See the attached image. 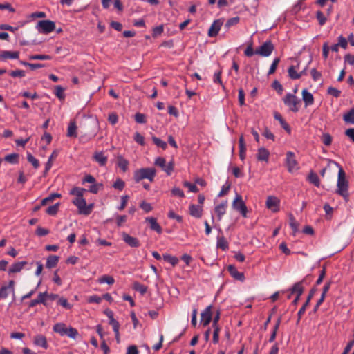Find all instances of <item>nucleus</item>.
<instances>
[{
    "label": "nucleus",
    "mask_w": 354,
    "mask_h": 354,
    "mask_svg": "<svg viewBox=\"0 0 354 354\" xmlns=\"http://www.w3.org/2000/svg\"><path fill=\"white\" fill-rule=\"evenodd\" d=\"M99 282L100 283H106L109 285H112L114 283L115 280L113 277L109 275H103L101 278L99 279Z\"/></svg>",
    "instance_id": "obj_42"
},
{
    "label": "nucleus",
    "mask_w": 354,
    "mask_h": 354,
    "mask_svg": "<svg viewBox=\"0 0 354 354\" xmlns=\"http://www.w3.org/2000/svg\"><path fill=\"white\" fill-rule=\"evenodd\" d=\"M77 134V126L75 122L71 121L69 123L68 130H67V136L76 138Z\"/></svg>",
    "instance_id": "obj_33"
},
{
    "label": "nucleus",
    "mask_w": 354,
    "mask_h": 354,
    "mask_svg": "<svg viewBox=\"0 0 354 354\" xmlns=\"http://www.w3.org/2000/svg\"><path fill=\"white\" fill-rule=\"evenodd\" d=\"M145 220L149 223L150 228L152 230L157 232L158 234L162 232V227L157 223L156 218L153 217H147Z\"/></svg>",
    "instance_id": "obj_24"
},
{
    "label": "nucleus",
    "mask_w": 354,
    "mask_h": 354,
    "mask_svg": "<svg viewBox=\"0 0 354 354\" xmlns=\"http://www.w3.org/2000/svg\"><path fill=\"white\" fill-rule=\"evenodd\" d=\"M183 185L185 187H187L189 189V192L196 193V192H197L198 191L197 187L195 185L192 184L189 182L185 181L183 183Z\"/></svg>",
    "instance_id": "obj_62"
},
{
    "label": "nucleus",
    "mask_w": 354,
    "mask_h": 354,
    "mask_svg": "<svg viewBox=\"0 0 354 354\" xmlns=\"http://www.w3.org/2000/svg\"><path fill=\"white\" fill-rule=\"evenodd\" d=\"M61 196L59 194H51L49 196L42 199L41 204V205H46L48 203L52 202L55 198H59Z\"/></svg>",
    "instance_id": "obj_40"
},
{
    "label": "nucleus",
    "mask_w": 354,
    "mask_h": 354,
    "mask_svg": "<svg viewBox=\"0 0 354 354\" xmlns=\"http://www.w3.org/2000/svg\"><path fill=\"white\" fill-rule=\"evenodd\" d=\"M125 183L120 178H118L113 183V187L118 190H122L124 187Z\"/></svg>",
    "instance_id": "obj_54"
},
{
    "label": "nucleus",
    "mask_w": 354,
    "mask_h": 354,
    "mask_svg": "<svg viewBox=\"0 0 354 354\" xmlns=\"http://www.w3.org/2000/svg\"><path fill=\"white\" fill-rule=\"evenodd\" d=\"M152 140L154 144L156 145L158 147H161L162 149H165L167 148V144L166 142L162 140L161 139L157 137H153Z\"/></svg>",
    "instance_id": "obj_47"
},
{
    "label": "nucleus",
    "mask_w": 354,
    "mask_h": 354,
    "mask_svg": "<svg viewBox=\"0 0 354 354\" xmlns=\"http://www.w3.org/2000/svg\"><path fill=\"white\" fill-rule=\"evenodd\" d=\"M155 165L160 167L163 171H165L167 175H170L174 170V162L173 161L169 162L167 165L165 158L158 157L155 160Z\"/></svg>",
    "instance_id": "obj_11"
},
{
    "label": "nucleus",
    "mask_w": 354,
    "mask_h": 354,
    "mask_svg": "<svg viewBox=\"0 0 354 354\" xmlns=\"http://www.w3.org/2000/svg\"><path fill=\"white\" fill-rule=\"evenodd\" d=\"M117 160L118 166L122 170V171L125 172L128 169L129 161L121 156H118Z\"/></svg>",
    "instance_id": "obj_35"
},
{
    "label": "nucleus",
    "mask_w": 354,
    "mask_h": 354,
    "mask_svg": "<svg viewBox=\"0 0 354 354\" xmlns=\"http://www.w3.org/2000/svg\"><path fill=\"white\" fill-rule=\"evenodd\" d=\"M274 118L275 120H278L280 124H281V127L285 130L288 133H290L291 132V129L290 127V126L288 125V124L283 119L282 116L281 115L280 113H279L278 112H275L274 114Z\"/></svg>",
    "instance_id": "obj_27"
},
{
    "label": "nucleus",
    "mask_w": 354,
    "mask_h": 354,
    "mask_svg": "<svg viewBox=\"0 0 354 354\" xmlns=\"http://www.w3.org/2000/svg\"><path fill=\"white\" fill-rule=\"evenodd\" d=\"M72 203L77 207L79 214L86 216L91 213L94 207L93 203L86 204V200L84 198V197L75 198Z\"/></svg>",
    "instance_id": "obj_4"
},
{
    "label": "nucleus",
    "mask_w": 354,
    "mask_h": 354,
    "mask_svg": "<svg viewBox=\"0 0 354 354\" xmlns=\"http://www.w3.org/2000/svg\"><path fill=\"white\" fill-rule=\"evenodd\" d=\"M26 261H20L15 263L10 267L8 272L10 274L19 272L24 268V266H26Z\"/></svg>",
    "instance_id": "obj_28"
},
{
    "label": "nucleus",
    "mask_w": 354,
    "mask_h": 354,
    "mask_svg": "<svg viewBox=\"0 0 354 354\" xmlns=\"http://www.w3.org/2000/svg\"><path fill=\"white\" fill-rule=\"evenodd\" d=\"M227 205V201H225L215 207L214 212L216 214L218 221H221L223 216L226 213Z\"/></svg>",
    "instance_id": "obj_16"
},
{
    "label": "nucleus",
    "mask_w": 354,
    "mask_h": 354,
    "mask_svg": "<svg viewBox=\"0 0 354 354\" xmlns=\"http://www.w3.org/2000/svg\"><path fill=\"white\" fill-rule=\"evenodd\" d=\"M135 120L140 124H145L147 122L145 115L140 113H137L135 115Z\"/></svg>",
    "instance_id": "obj_57"
},
{
    "label": "nucleus",
    "mask_w": 354,
    "mask_h": 354,
    "mask_svg": "<svg viewBox=\"0 0 354 354\" xmlns=\"http://www.w3.org/2000/svg\"><path fill=\"white\" fill-rule=\"evenodd\" d=\"M302 97L305 103V106H308L312 105L314 102L313 95L312 93L308 92L306 89H304L302 91Z\"/></svg>",
    "instance_id": "obj_26"
},
{
    "label": "nucleus",
    "mask_w": 354,
    "mask_h": 354,
    "mask_svg": "<svg viewBox=\"0 0 354 354\" xmlns=\"http://www.w3.org/2000/svg\"><path fill=\"white\" fill-rule=\"evenodd\" d=\"M104 314L108 317L109 318V324L113 327V330L115 333V338L117 339V342H120V333H119V329H120V324L119 322L115 320L113 317V313L110 310H106L104 311Z\"/></svg>",
    "instance_id": "obj_9"
},
{
    "label": "nucleus",
    "mask_w": 354,
    "mask_h": 354,
    "mask_svg": "<svg viewBox=\"0 0 354 354\" xmlns=\"http://www.w3.org/2000/svg\"><path fill=\"white\" fill-rule=\"evenodd\" d=\"M19 57V53L18 51H8V50H2L0 52V59H18Z\"/></svg>",
    "instance_id": "obj_20"
},
{
    "label": "nucleus",
    "mask_w": 354,
    "mask_h": 354,
    "mask_svg": "<svg viewBox=\"0 0 354 354\" xmlns=\"http://www.w3.org/2000/svg\"><path fill=\"white\" fill-rule=\"evenodd\" d=\"M58 304H59L60 306H63L66 309H71L72 307V306L68 302L67 299L64 297H61L59 299Z\"/></svg>",
    "instance_id": "obj_58"
},
{
    "label": "nucleus",
    "mask_w": 354,
    "mask_h": 354,
    "mask_svg": "<svg viewBox=\"0 0 354 354\" xmlns=\"http://www.w3.org/2000/svg\"><path fill=\"white\" fill-rule=\"evenodd\" d=\"M216 246L217 248L222 249L223 251H225L229 248L228 242L223 236L217 237Z\"/></svg>",
    "instance_id": "obj_30"
},
{
    "label": "nucleus",
    "mask_w": 354,
    "mask_h": 354,
    "mask_svg": "<svg viewBox=\"0 0 354 354\" xmlns=\"http://www.w3.org/2000/svg\"><path fill=\"white\" fill-rule=\"evenodd\" d=\"M315 291H316L315 288L311 289V290L309 292L308 297V298L306 299V301L302 306V307L299 309V312L297 313L298 319H297V324H298L299 322L302 315L304 314V313L306 311V307L308 306L309 302H310V299H312V297H313Z\"/></svg>",
    "instance_id": "obj_18"
},
{
    "label": "nucleus",
    "mask_w": 354,
    "mask_h": 354,
    "mask_svg": "<svg viewBox=\"0 0 354 354\" xmlns=\"http://www.w3.org/2000/svg\"><path fill=\"white\" fill-rule=\"evenodd\" d=\"M164 27L162 25H160L158 26L154 27L153 28V33L152 35L153 37H156L161 35L163 32Z\"/></svg>",
    "instance_id": "obj_56"
},
{
    "label": "nucleus",
    "mask_w": 354,
    "mask_h": 354,
    "mask_svg": "<svg viewBox=\"0 0 354 354\" xmlns=\"http://www.w3.org/2000/svg\"><path fill=\"white\" fill-rule=\"evenodd\" d=\"M308 180H309L310 183L315 185V186H317V187L319 186V177L315 173H314L313 171L310 172L308 176Z\"/></svg>",
    "instance_id": "obj_41"
},
{
    "label": "nucleus",
    "mask_w": 354,
    "mask_h": 354,
    "mask_svg": "<svg viewBox=\"0 0 354 354\" xmlns=\"http://www.w3.org/2000/svg\"><path fill=\"white\" fill-rule=\"evenodd\" d=\"M279 62L280 59L279 57H277L273 60L268 73V75H272L275 72Z\"/></svg>",
    "instance_id": "obj_46"
},
{
    "label": "nucleus",
    "mask_w": 354,
    "mask_h": 354,
    "mask_svg": "<svg viewBox=\"0 0 354 354\" xmlns=\"http://www.w3.org/2000/svg\"><path fill=\"white\" fill-rule=\"evenodd\" d=\"M274 50V45L271 41H266L261 46L255 50L256 55L262 57L270 56Z\"/></svg>",
    "instance_id": "obj_8"
},
{
    "label": "nucleus",
    "mask_w": 354,
    "mask_h": 354,
    "mask_svg": "<svg viewBox=\"0 0 354 354\" xmlns=\"http://www.w3.org/2000/svg\"><path fill=\"white\" fill-rule=\"evenodd\" d=\"M203 206L192 204L189 207V214L196 218H200L203 214Z\"/></svg>",
    "instance_id": "obj_19"
},
{
    "label": "nucleus",
    "mask_w": 354,
    "mask_h": 354,
    "mask_svg": "<svg viewBox=\"0 0 354 354\" xmlns=\"http://www.w3.org/2000/svg\"><path fill=\"white\" fill-rule=\"evenodd\" d=\"M336 193L342 196L346 200L348 198V183L346 180V174L342 167H339Z\"/></svg>",
    "instance_id": "obj_1"
},
{
    "label": "nucleus",
    "mask_w": 354,
    "mask_h": 354,
    "mask_svg": "<svg viewBox=\"0 0 354 354\" xmlns=\"http://www.w3.org/2000/svg\"><path fill=\"white\" fill-rule=\"evenodd\" d=\"M286 163L289 172H293L298 170L299 168L298 162L295 159V154L292 151L287 152Z\"/></svg>",
    "instance_id": "obj_10"
},
{
    "label": "nucleus",
    "mask_w": 354,
    "mask_h": 354,
    "mask_svg": "<svg viewBox=\"0 0 354 354\" xmlns=\"http://www.w3.org/2000/svg\"><path fill=\"white\" fill-rule=\"evenodd\" d=\"M140 208H142L146 213H148L152 210V207L151 204L142 201L140 205Z\"/></svg>",
    "instance_id": "obj_63"
},
{
    "label": "nucleus",
    "mask_w": 354,
    "mask_h": 354,
    "mask_svg": "<svg viewBox=\"0 0 354 354\" xmlns=\"http://www.w3.org/2000/svg\"><path fill=\"white\" fill-rule=\"evenodd\" d=\"M270 152L264 147H261L258 149L257 153V158L259 161H268Z\"/></svg>",
    "instance_id": "obj_21"
},
{
    "label": "nucleus",
    "mask_w": 354,
    "mask_h": 354,
    "mask_svg": "<svg viewBox=\"0 0 354 354\" xmlns=\"http://www.w3.org/2000/svg\"><path fill=\"white\" fill-rule=\"evenodd\" d=\"M289 220L290 227L292 229L294 232H297L298 231L299 223H297V221L295 220L292 215H290Z\"/></svg>",
    "instance_id": "obj_48"
},
{
    "label": "nucleus",
    "mask_w": 354,
    "mask_h": 354,
    "mask_svg": "<svg viewBox=\"0 0 354 354\" xmlns=\"http://www.w3.org/2000/svg\"><path fill=\"white\" fill-rule=\"evenodd\" d=\"M211 306H207L201 313V322L203 324V326H207L211 319H212V310H211Z\"/></svg>",
    "instance_id": "obj_17"
},
{
    "label": "nucleus",
    "mask_w": 354,
    "mask_h": 354,
    "mask_svg": "<svg viewBox=\"0 0 354 354\" xmlns=\"http://www.w3.org/2000/svg\"><path fill=\"white\" fill-rule=\"evenodd\" d=\"M59 261V257L55 255H50L47 258L46 266L48 268H55Z\"/></svg>",
    "instance_id": "obj_31"
},
{
    "label": "nucleus",
    "mask_w": 354,
    "mask_h": 354,
    "mask_svg": "<svg viewBox=\"0 0 354 354\" xmlns=\"http://www.w3.org/2000/svg\"><path fill=\"white\" fill-rule=\"evenodd\" d=\"M53 331L59 334L61 336H68L70 338L75 339L79 333L76 328L73 327L67 328L64 323H57L53 326Z\"/></svg>",
    "instance_id": "obj_3"
},
{
    "label": "nucleus",
    "mask_w": 354,
    "mask_h": 354,
    "mask_svg": "<svg viewBox=\"0 0 354 354\" xmlns=\"http://www.w3.org/2000/svg\"><path fill=\"white\" fill-rule=\"evenodd\" d=\"M156 176V169L151 167L141 168L135 171L133 174V179L136 183L140 180L147 179L150 182H153Z\"/></svg>",
    "instance_id": "obj_2"
},
{
    "label": "nucleus",
    "mask_w": 354,
    "mask_h": 354,
    "mask_svg": "<svg viewBox=\"0 0 354 354\" xmlns=\"http://www.w3.org/2000/svg\"><path fill=\"white\" fill-rule=\"evenodd\" d=\"M322 141L325 145L329 146L332 142V137L328 133H325L322 135Z\"/></svg>",
    "instance_id": "obj_49"
},
{
    "label": "nucleus",
    "mask_w": 354,
    "mask_h": 354,
    "mask_svg": "<svg viewBox=\"0 0 354 354\" xmlns=\"http://www.w3.org/2000/svg\"><path fill=\"white\" fill-rule=\"evenodd\" d=\"M134 140L140 145H145V138L138 132L135 133Z\"/></svg>",
    "instance_id": "obj_59"
},
{
    "label": "nucleus",
    "mask_w": 354,
    "mask_h": 354,
    "mask_svg": "<svg viewBox=\"0 0 354 354\" xmlns=\"http://www.w3.org/2000/svg\"><path fill=\"white\" fill-rule=\"evenodd\" d=\"M10 75L13 77H23L25 76V71L23 70L12 71Z\"/></svg>",
    "instance_id": "obj_60"
},
{
    "label": "nucleus",
    "mask_w": 354,
    "mask_h": 354,
    "mask_svg": "<svg viewBox=\"0 0 354 354\" xmlns=\"http://www.w3.org/2000/svg\"><path fill=\"white\" fill-rule=\"evenodd\" d=\"M280 322H281V320L280 319H278V320L277 321V323L274 327V329H273V331L270 337V339H269V342H273L275 338H276V335H277V331L279 328V326L280 325Z\"/></svg>",
    "instance_id": "obj_53"
},
{
    "label": "nucleus",
    "mask_w": 354,
    "mask_h": 354,
    "mask_svg": "<svg viewBox=\"0 0 354 354\" xmlns=\"http://www.w3.org/2000/svg\"><path fill=\"white\" fill-rule=\"evenodd\" d=\"M93 159L98 162L100 166H104L108 160L107 156H104L102 151H96L93 154Z\"/></svg>",
    "instance_id": "obj_22"
},
{
    "label": "nucleus",
    "mask_w": 354,
    "mask_h": 354,
    "mask_svg": "<svg viewBox=\"0 0 354 354\" xmlns=\"http://www.w3.org/2000/svg\"><path fill=\"white\" fill-rule=\"evenodd\" d=\"M162 257L165 261H167L168 263L171 264L173 266H175L176 265H177L179 261L177 257H176L174 256H171L169 254H163Z\"/></svg>",
    "instance_id": "obj_38"
},
{
    "label": "nucleus",
    "mask_w": 354,
    "mask_h": 354,
    "mask_svg": "<svg viewBox=\"0 0 354 354\" xmlns=\"http://www.w3.org/2000/svg\"><path fill=\"white\" fill-rule=\"evenodd\" d=\"M316 16L319 25L323 26L326 21V18L324 14L321 11H317Z\"/></svg>",
    "instance_id": "obj_61"
},
{
    "label": "nucleus",
    "mask_w": 354,
    "mask_h": 354,
    "mask_svg": "<svg viewBox=\"0 0 354 354\" xmlns=\"http://www.w3.org/2000/svg\"><path fill=\"white\" fill-rule=\"evenodd\" d=\"M28 161L32 165L34 168L37 169L39 167V162L30 153H27Z\"/></svg>",
    "instance_id": "obj_43"
},
{
    "label": "nucleus",
    "mask_w": 354,
    "mask_h": 354,
    "mask_svg": "<svg viewBox=\"0 0 354 354\" xmlns=\"http://www.w3.org/2000/svg\"><path fill=\"white\" fill-rule=\"evenodd\" d=\"M36 28L39 33L48 34L55 29V24L50 20H41L38 21Z\"/></svg>",
    "instance_id": "obj_5"
},
{
    "label": "nucleus",
    "mask_w": 354,
    "mask_h": 354,
    "mask_svg": "<svg viewBox=\"0 0 354 354\" xmlns=\"http://www.w3.org/2000/svg\"><path fill=\"white\" fill-rule=\"evenodd\" d=\"M15 282L11 280L9 281L8 286H3L0 289V299H6L10 292H15Z\"/></svg>",
    "instance_id": "obj_15"
},
{
    "label": "nucleus",
    "mask_w": 354,
    "mask_h": 354,
    "mask_svg": "<svg viewBox=\"0 0 354 354\" xmlns=\"http://www.w3.org/2000/svg\"><path fill=\"white\" fill-rule=\"evenodd\" d=\"M223 19L214 20L208 30V36L210 37H216L223 25Z\"/></svg>",
    "instance_id": "obj_12"
},
{
    "label": "nucleus",
    "mask_w": 354,
    "mask_h": 354,
    "mask_svg": "<svg viewBox=\"0 0 354 354\" xmlns=\"http://www.w3.org/2000/svg\"><path fill=\"white\" fill-rule=\"evenodd\" d=\"M85 192V189L75 187L71 190L70 194L75 196V198H82Z\"/></svg>",
    "instance_id": "obj_37"
},
{
    "label": "nucleus",
    "mask_w": 354,
    "mask_h": 354,
    "mask_svg": "<svg viewBox=\"0 0 354 354\" xmlns=\"http://www.w3.org/2000/svg\"><path fill=\"white\" fill-rule=\"evenodd\" d=\"M284 104L293 112H297L300 104V100L295 95L288 93L283 98Z\"/></svg>",
    "instance_id": "obj_6"
},
{
    "label": "nucleus",
    "mask_w": 354,
    "mask_h": 354,
    "mask_svg": "<svg viewBox=\"0 0 354 354\" xmlns=\"http://www.w3.org/2000/svg\"><path fill=\"white\" fill-rule=\"evenodd\" d=\"M228 271L234 279L239 281L244 280L245 277L243 273L239 272L234 266L230 265L228 266Z\"/></svg>",
    "instance_id": "obj_23"
},
{
    "label": "nucleus",
    "mask_w": 354,
    "mask_h": 354,
    "mask_svg": "<svg viewBox=\"0 0 354 354\" xmlns=\"http://www.w3.org/2000/svg\"><path fill=\"white\" fill-rule=\"evenodd\" d=\"M58 207H59V203H56L52 206L48 207L46 209V212L48 214L54 216L57 214V212L58 211Z\"/></svg>",
    "instance_id": "obj_50"
},
{
    "label": "nucleus",
    "mask_w": 354,
    "mask_h": 354,
    "mask_svg": "<svg viewBox=\"0 0 354 354\" xmlns=\"http://www.w3.org/2000/svg\"><path fill=\"white\" fill-rule=\"evenodd\" d=\"M299 67V64H297V66H291L289 67L288 70L289 77L292 80H297L301 77V74H299L297 72V69Z\"/></svg>",
    "instance_id": "obj_29"
},
{
    "label": "nucleus",
    "mask_w": 354,
    "mask_h": 354,
    "mask_svg": "<svg viewBox=\"0 0 354 354\" xmlns=\"http://www.w3.org/2000/svg\"><path fill=\"white\" fill-rule=\"evenodd\" d=\"M30 59L32 60H50L51 57L48 55H34L30 57Z\"/></svg>",
    "instance_id": "obj_51"
},
{
    "label": "nucleus",
    "mask_w": 354,
    "mask_h": 354,
    "mask_svg": "<svg viewBox=\"0 0 354 354\" xmlns=\"http://www.w3.org/2000/svg\"><path fill=\"white\" fill-rule=\"evenodd\" d=\"M134 288L141 294H145L147 292V287L139 283H135Z\"/></svg>",
    "instance_id": "obj_64"
},
{
    "label": "nucleus",
    "mask_w": 354,
    "mask_h": 354,
    "mask_svg": "<svg viewBox=\"0 0 354 354\" xmlns=\"http://www.w3.org/2000/svg\"><path fill=\"white\" fill-rule=\"evenodd\" d=\"M246 147L244 142L243 137L241 136L239 138V156L240 158L243 160L245 158Z\"/></svg>",
    "instance_id": "obj_34"
},
{
    "label": "nucleus",
    "mask_w": 354,
    "mask_h": 354,
    "mask_svg": "<svg viewBox=\"0 0 354 354\" xmlns=\"http://www.w3.org/2000/svg\"><path fill=\"white\" fill-rule=\"evenodd\" d=\"M244 54L247 57H252L254 55H256L255 50H254V49H253L252 43V42H250L248 45L247 48H245V50L244 51Z\"/></svg>",
    "instance_id": "obj_52"
},
{
    "label": "nucleus",
    "mask_w": 354,
    "mask_h": 354,
    "mask_svg": "<svg viewBox=\"0 0 354 354\" xmlns=\"http://www.w3.org/2000/svg\"><path fill=\"white\" fill-rule=\"evenodd\" d=\"M279 200L272 196L268 197L266 201V207L273 212L279 211Z\"/></svg>",
    "instance_id": "obj_14"
},
{
    "label": "nucleus",
    "mask_w": 354,
    "mask_h": 354,
    "mask_svg": "<svg viewBox=\"0 0 354 354\" xmlns=\"http://www.w3.org/2000/svg\"><path fill=\"white\" fill-rule=\"evenodd\" d=\"M232 206L233 209L239 211L243 217H247V207L242 199V196L240 194H236Z\"/></svg>",
    "instance_id": "obj_7"
},
{
    "label": "nucleus",
    "mask_w": 354,
    "mask_h": 354,
    "mask_svg": "<svg viewBox=\"0 0 354 354\" xmlns=\"http://www.w3.org/2000/svg\"><path fill=\"white\" fill-rule=\"evenodd\" d=\"M302 283L303 281L296 283L291 288V293L296 294L298 297H300L304 292Z\"/></svg>",
    "instance_id": "obj_32"
},
{
    "label": "nucleus",
    "mask_w": 354,
    "mask_h": 354,
    "mask_svg": "<svg viewBox=\"0 0 354 354\" xmlns=\"http://www.w3.org/2000/svg\"><path fill=\"white\" fill-rule=\"evenodd\" d=\"M34 344L45 349L48 348L46 338L42 335H37L34 337Z\"/></svg>",
    "instance_id": "obj_25"
},
{
    "label": "nucleus",
    "mask_w": 354,
    "mask_h": 354,
    "mask_svg": "<svg viewBox=\"0 0 354 354\" xmlns=\"http://www.w3.org/2000/svg\"><path fill=\"white\" fill-rule=\"evenodd\" d=\"M239 22V17H235L229 19L225 24V28L227 29L230 28L231 26L236 25Z\"/></svg>",
    "instance_id": "obj_45"
},
{
    "label": "nucleus",
    "mask_w": 354,
    "mask_h": 354,
    "mask_svg": "<svg viewBox=\"0 0 354 354\" xmlns=\"http://www.w3.org/2000/svg\"><path fill=\"white\" fill-rule=\"evenodd\" d=\"M57 156H58V152L56 150L53 151V152L49 157L48 162L46 164L45 171H44L45 173H47L50 169V168L52 167V165H53V160L55 158H56Z\"/></svg>",
    "instance_id": "obj_36"
},
{
    "label": "nucleus",
    "mask_w": 354,
    "mask_h": 354,
    "mask_svg": "<svg viewBox=\"0 0 354 354\" xmlns=\"http://www.w3.org/2000/svg\"><path fill=\"white\" fill-rule=\"evenodd\" d=\"M46 295H48L47 292H40L38 295V297L37 298V301H39V304H42L44 305H46V300L47 297Z\"/></svg>",
    "instance_id": "obj_55"
},
{
    "label": "nucleus",
    "mask_w": 354,
    "mask_h": 354,
    "mask_svg": "<svg viewBox=\"0 0 354 354\" xmlns=\"http://www.w3.org/2000/svg\"><path fill=\"white\" fill-rule=\"evenodd\" d=\"M4 160L12 164H16L18 162L19 155L17 153H11L5 156Z\"/></svg>",
    "instance_id": "obj_39"
},
{
    "label": "nucleus",
    "mask_w": 354,
    "mask_h": 354,
    "mask_svg": "<svg viewBox=\"0 0 354 354\" xmlns=\"http://www.w3.org/2000/svg\"><path fill=\"white\" fill-rule=\"evenodd\" d=\"M122 237L124 243L130 247L138 248L140 245V241L137 238L131 236L126 232L122 233Z\"/></svg>",
    "instance_id": "obj_13"
},
{
    "label": "nucleus",
    "mask_w": 354,
    "mask_h": 354,
    "mask_svg": "<svg viewBox=\"0 0 354 354\" xmlns=\"http://www.w3.org/2000/svg\"><path fill=\"white\" fill-rule=\"evenodd\" d=\"M344 120L346 122L354 124V108L344 115Z\"/></svg>",
    "instance_id": "obj_44"
}]
</instances>
